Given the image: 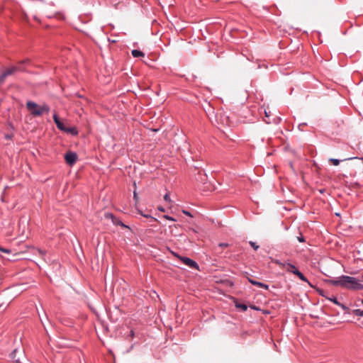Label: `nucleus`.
Wrapping results in <instances>:
<instances>
[{"label":"nucleus","mask_w":363,"mask_h":363,"mask_svg":"<svg viewBox=\"0 0 363 363\" xmlns=\"http://www.w3.org/2000/svg\"><path fill=\"white\" fill-rule=\"evenodd\" d=\"M326 281L332 286H340L347 290L363 289V284L357 278L347 275H342L337 279H328Z\"/></svg>","instance_id":"obj_1"},{"label":"nucleus","mask_w":363,"mask_h":363,"mask_svg":"<svg viewBox=\"0 0 363 363\" xmlns=\"http://www.w3.org/2000/svg\"><path fill=\"white\" fill-rule=\"evenodd\" d=\"M26 107L33 117H39L44 113H48L50 110V106L47 104L39 105L33 101H28L26 104Z\"/></svg>","instance_id":"obj_2"},{"label":"nucleus","mask_w":363,"mask_h":363,"mask_svg":"<svg viewBox=\"0 0 363 363\" xmlns=\"http://www.w3.org/2000/svg\"><path fill=\"white\" fill-rule=\"evenodd\" d=\"M346 160H354L355 162L353 164H351V167H358L359 169H362L363 167V160L359 157H349V158H345L342 160H338L335 158H330L329 159V162L332 163L335 166H337L340 164V162L341 161H346Z\"/></svg>","instance_id":"obj_3"},{"label":"nucleus","mask_w":363,"mask_h":363,"mask_svg":"<svg viewBox=\"0 0 363 363\" xmlns=\"http://www.w3.org/2000/svg\"><path fill=\"white\" fill-rule=\"evenodd\" d=\"M274 263L279 265L280 267L284 269L289 273H292L294 274L296 270H298L294 264L289 262H282L280 260L276 259Z\"/></svg>","instance_id":"obj_4"},{"label":"nucleus","mask_w":363,"mask_h":363,"mask_svg":"<svg viewBox=\"0 0 363 363\" xmlns=\"http://www.w3.org/2000/svg\"><path fill=\"white\" fill-rule=\"evenodd\" d=\"M172 254L175 257H179L184 264L189 267L190 268L196 269H199V264H197V262H196L193 259H191L189 257H180L178 254H177L175 252H172Z\"/></svg>","instance_id":"obj_5"},{"label":"nucleus","mask_w":363,"mask_h":363,"mask_svg":"<svg viewBox=\"0 0 363 363\" xmlns=\"http://www.w3.org/2000/svg\"><path fill=\"white\" fill-rule=\"evenodd\" d=\"M16 72V68L13 66H11L9 67H7L4 69L1 74H0V84H3L6 79L10 75L13 74Z\"/></svg>","instance_id":"obj_6"},{"label":"nucleus","mask_w":363,"mask_h":363,"mask_svg":"<svg viewBox=\"0 0 363 363\" xmlns=\"http://www.w3.org/2000/svg\"><path fill=\"white\" fill-rule=\"evenodd\" d=\"M77 160V153L69 151L65 155V160L67 164L72 166L75 164Z\"/></svg>","instance_id":"obj_7"},{"label":"nucleus","mask_w":363,"mask_h":363,"mask_svg":"<svg viewBox=\"0 0 363 363\" xmlns=\"http://www.w3.org/2000/svg\"><path fill=\"white\" fill-rule=\"evenodd\" d=\"M30 64V60L27 58L19 61L16 65H13L14 67L16 68V72H23L25 71V66L29 65Z\"/></svg>","instance_id":"obj_8"},{"label":"nucleus","mask_w":363,"mask_h":363,"mask_svg":"<svg viewBox=\"0 0 363 363\" xmlns=\"http://www.w3.org/2000/svg\"><path fill=\"white\" fill-rule=\"evenodd\" d=\"M106 218H110L111 220H112V222L114 225H120L124 228H129V227L128 225H126L125 224H124L121 220H119L118 218H116L112 213H107L106 215Z\"/></svg>","instance_id":"obj_9"},{"label":"nucleus","mask_w":363,"mask_h":363,"mask_svg":"<svg viewBox=\"0 0 363 363\" xmlns=\"http://www.w3.org/2000/svg\"><path fill=\"white\" fill-rule=\"evenodd\" d=\"M53 120H54L55 123L56 124L57 128L59 130H62V131L65 132V130H66V128H67V127H66V126H65V124H64V123H63L60 120V118H59V117H58V116H57V113H54V115H53Z\"/></svg>","instance_id":"obj_10"},{"label":"nucleus","mask_w":363,"mask_h":363,"mask_svg":"<svg viewBox=\"0 0 363 363\" xmlns=\"http://www.w3.org/2000/svg\"><path fill=\"white\" fill-rule=\"evenodd\" d=\"M294 274L296 275L303 281L306 282L307 284L311 285L310 281H308V279L298 269L296 270V272H294Z\"/></svg>","instance_id":"obj_11"},{"label":"nucleus","mask_w":363,"mask_h":363,"mask_svg":"<svg viewBox=\"0 0 363 363\" xmlns=\"http://www.w3.org/2000/svg\"><path fill=\"white\" fill-rule=\"evenodd\" d=\"M65 133H70L72 135H77L78 134V131L75 127L67 128Z\"/></svg>","instance_id":"obj_12"},{"label":"nucleus","mask_w":363,"mask_h":363,"mask_svg":"<svg viewBox=\"0 0 363 363\" xmlns=\"http://www.w3.org/2000/svg\"><path fill=\"white\" fill-rule=\"evenodd\" d=\"M252 285H255V286H259L260 288H263L264 289H269V286L264 283H262V282H259V281H252Z\"/></svg>","instance_id":"obj_13"},{"label":"nucleus","mask_w":363,"mask_h":363,"mask_svg":"<svg viewBox=\"0 0 363 363\" xmlns=\"http://www.w3.org/2000/svg\"><path fill=\"white\" fill-rule=\"evenodd\" d=\"M131 53L134 57H139L145 56V53L139 50H133Z\"/></svg>","instance_id":"obj_14"},{"label":"nucleus","mask_w":363,"mask_h":363,"mask_svg":"<svg viewBox=\"0 0 363 363\" xmlns=\"http://www.w3.org/2000/svg\"><path fill=\"white\" fill-rule=\"evenodd\" d=\"M235 307L237 308H240L241 309L242 311H246L247 309V306L244 304V303H235Z\"/></svg>","instance_id":"obj_15"},{"label":"nucleus","mask_w":363,"mask_h":363,"mask_svg":"<svg viewBox=\"0 0 363 363\" xmlns=\"http://www.w3.org/2000/svg\"><path fill=\"white\" fill-rule=\"evenodd\" d=\"M328 299L337 306L340 305V302L338 301L337 297L335 296L328 298Z\"/></svg>","instance_id":"obj_16"},{"label":"nucleus","mask_w":363,"mask_h":363,"mask_svg":"<svg viewBox=\"0 0 363 363\" xmlns=\"http://www.w3.org/2000/svg\"><path fill=\"white\" fill-rule=\"evenodd\" d=\"M352 313L357 316H363V310L354 309L353 310Z\"/></svg>","instance_id":"obj_17"},{"label":"nucleus","mask_w":363,"mask_h":363,"mask_svg":"<svg viewBox=\"0 0 363 363\" xmlns=\"http://www.w3.org/2000/svg\"><path fill=\"white\" fill-rule=\"evenodd\" d=\"M249 244L250 245V246L255 250H257L259 247V246L255 242L253 241H250L249 242Z\"/></svg>","instance_id":"obj_18"},{"label":"nucleus","mask_w":363,"mask_h":363,"mask_svg":"<svg viewBox=\"0 0 363 363\" xmlns=\"http://www.w3.org/2000/svg\"><path fill=\"white\" fill-rule=\"evenodd\" d=\"M0 251L2 252L6 253V254H11V250L10 249L4 248L1 246H0Z\"/></svg>","instance_id":"obj_19"},{"label":"nucleus","mask_w":363,"mask_h":363,"mask_svg":"<svg viewBox=\"0 0 363 363\" xmlns=\"http://www.w3.org/2000/svg\"><path fill=\"white\" fill-rule=\"evenodd\" d=\"M297 240L300 242H306L305 238H304V237L303 236V235L301 233H300L299 235L297 237Z\"/></svg>","instance_id":"obj_20"},{"label":"nucleus","mask_w":363,"mask_h":363,"mask_svg":"<svg viewBox=\"0 0 363 363\" xmlns=\"http://www.w3.org/2000/svg\"><path fill=\"white\" fill-rule=\"evenodd\" d=\"M164 200L167 202H171V199H170V196H169V193H167L164 196Z\"/></svg>","instance_id":"obj_21"},{"label":"nucleus","mask_w":363,"mask_h":363,"mask_svg":"<svg viewBox=\"0 0 363 363\" xmlns=\"http://www.w3.org/2000/svg\"><path fill=\"white\" fill-rule=\"evenodd\" d=\"M163 218L164 219H167V220H172V221H175L176 220V219H174L173 217H172L170 216H168V215L163 216Z\"/></svg>","instance_id":"obj_22"},{"label":"nucleus","mask_w":363,"mask_h":363,"mask_svg":"<svg viewBox=\"0 0 363 363\" xmlns=\"http://www.w3.org/2000/svg\"><path fill=\"white\" fill-rule=\"evenodd\" d=\"M182 213L186 215V216H190V217H193V216L191 215V213L186 211V210H182Z\"/></svg>","instance_id":"obj_23"},{"label":"nucleus","mask_w":363,"mask_h":363,"mask_svg":"<svg viewBox=\"0 0 363 363\" xmlns=\"http://www.w3.org/2000/svg\"><path fill=\"white\" fill-rule=\"evenodd\" d=\"M228 243H224V242H220L218 247H228Z\"/></svg>","instance_id":"obj_24"},{"label":"nucleus","mask_w":363,"mask_h":363,"mask_svg":"<svg viewBox=\"0 0 363 363\" xmlns=\"http://www.w3.org/2000/svg\"><path fill=\"white\" fill-rule=\"evenodd\" d=\"M338 306L341 307L343 310H347L348 307H347L345 305L340 303V305H338Z\"/></svg>","instance_id":"obj_25"},{"label":"nucleus","mask_w":363,"mask_h":363,"mask_svg":"<svg viewBox=\"0 0 363 363\" xmlns=\"http://www.w3.org/2000/svg\"><path fill=\"white\" fill-rule=\"evenodd\" d=\"M129 336L131 337V338H133L135 337V333L133 330H131L130 331V334H129Z\"/></svg>","instance_id":"obj_26"},{"label":"nucleus","mask_w":363,"mask_h":363,"mask_svg":"<svg viewBox=\"0 0 363 363\" xmlns=\"http://www.w3.org/2000/svg\"><path fill=\"white\" fill-rule=\"evenodd\" d=\"M247 280H248V281H249L250 284H252V281H256L255 280H254V279H251V278H250V277H247Z\"/></svg>","instance_id":"obj_27"},{"label":"nucleus","mask_w":363,"mask_h":363,"mask_svg":"<svg viewBox=\"0 0 363 363\" xmlns=\"http://www.w3.org/2000/svg\"><path fill=\"white\" fill-rule=\"evenodd\" d=\"M133 198H134V199H135V200H137V199H138L137 194H136V192H135V191H134V193H133Z\"/></svg>","instance_id":"obj_28"},{"label":"nucleus","mask_w":363,"mask_h":363,"mask_svg":"<svg viewBox=\"0 0 363 363\" xmlns=\"http://www.w3.org/2000/svg\"><path fill=\"white\" fill-rule=\"evenodd\" d=\"M141 215L145 218H152L150 215H147V214H143L141 213Z\"/></svg>","instance_id":"obj_29"},{"label":"nucleus","mask_w":363,"mask_h":363,"mask_svg":"<svg viewBox=\"0 0 363 363\" xmlns=\"http://www.w3.org/2000/svg\"><path fill=\"white\" fill-rule=\"evenodd\" d=\"M158 210L162 212L164 211V208L163 207H158Z\"/></svg>","instance_id":"obj_30"},{"label":"nucleus","mask_w":363,"mask_h":363,"mask_svg":"<svg viewBox=\"0 0 363 363\" xmlns=\"http://www.w3.org/2000/svg\"><path fill=\"white\" fill-rule=\"evenodd\" d=\"M251 308H252V309H255V310H258V308H257L256 306H251Z\"/></svg>","instance_id":"obj_31"},{"label":"nucleus","mask_w":363,"mask_h":363,"mask_svg":"<svg viewBox=\"0 0 363 363\" xmlns=\"http://www.w3.org/2000/svg\"><path fill=\"white\" fill-rule=\"evenodd\" d=\"M15 361H16V363H21V362L19 361V359H16Z\"/></svg>","instance_id":"obj_32"},{"label":"nucleus","mask_w":363,"mask_h":363,"mask_svg":"<svg viewBox=\"0 0 363 363\" xmlns=\"http://www.w3.org/2000/svg\"><path fill=\"white\" fill-rule=\"evenodd\" d=\"M265 114H266V117L267 118L268 117V113L267 111H265Z\"/></svg>","instance_id":"obj_33"},{"label":"nucleus","mask_w":363,"mask_h":363,"mask_svg":"<svg viewBox=\"0 0 363 363\" xmlns=\"http://www.w3.org/2000/svg\"><path fill=\"white\" fill-rule=\"evenodd\" d=\"M265 121H266V123H271L270 121H267V120H265Z\"/></svg>","instance_id":"obj_34"},{"label":"nucleus","mask_w":363,"mask_h":363,"mask_svg":"<svg viewBox=\"0 0 363 363\" xmlns=\"http://www.w3.org/2000/svg\"><path fill=\"white\" fill-rule=\"evenodd\" d=\"M350 176H355V174H352V173H351V174H350Z\"/></svg>","instance_id":"obj_35"},{"label":"nucleus","mask_w":363,"mask_h":363,"mask_svg":"<svg viewBox=\"0 0 363 363\" xmlns=\"http://www.w3.org/2000/svg\"><path fill=\"white\" fill-rule=\"evenodd\" d=\"M362 304H363V298H362Z\"/></svg>","instance_id":"obj_36"},{"label":"nucleus","mask_w":363,"mask_h":363,"mask_svg":"<svg viewBox=\"0 0 363 363\" xmlns=\"http://www.w3.org/2000/svg\"><path fill=\"white\" fill-rule=\"evenodd\" d=\"M362 280H363V274H362Z\"/></svg>","instance_id":"obj_37"}]
</instances>
